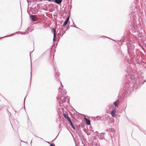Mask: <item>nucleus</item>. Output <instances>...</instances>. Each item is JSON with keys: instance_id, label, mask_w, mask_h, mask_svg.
<instances>
[{"instance_id": "9", "label": "nucleus", "mask_w": 146, "mask_h": 146, "mask_svg": "<svg viewBox=\"0 0 146 146\" xmlns=\"http://www.w3.org/2000/svg\"><path fill=\"white\" fill-rule=\"evenodd\" d=\"M69 122L70 123V124H71V126L72 127L73 129H75V127L74 126V125H73L71 121Z\"/></svg>"}, {"instance_id": "1", "label": "nucleus", "mask_w": 146, "mask_h": 146, "mask_svg": "<svg viewBox=\"0 0 146 146\" xmlns=\"http://www.w3.org/2000/svg\"><path fill=\"white\" fill-rule=\"evenodd\" d=\"M63 115L65 118H66L68 120L69 122L71 121V120L70 118L67 114L64 113L63 114Z\"/></svg>"}, {"instance_id": "2", "label": "nucleus", "mask_w": 146, "mask_h": 146, "mask_svg": "<svg viewBox=\"0 0 146 146\" xmlns=\"http://www.w3.org/2000/svg\"><path fill=\"white\" fill-rule=\"evenodd\" d=\"M69 16L66 19L65 21L64 22L63 25V26H65L68 23L69 20Z\"/></svg>"}, {"instance_id": "4", "label": "nucleus", "mask_w": 146, "mask_h": 146, "mask_svg": "<svg viewBox=\"0 0 146 146\" xmlns=\"http://www.w3.org/2000/svg\"><path fill=\"white\" fill-rule=\"evenodd\" d=\"M31 19L32 21H35L36 20V18L35 15H32L31 16Z\"/></svg>"}, {"instance_id": "10", "label": "nucleus", "mask_w": 146, "mask_h": 146, "mask_svg": "<svg viewBox=\"0 0 146 146\" xmlns=\"http://www.w3.org/2000/svg\"><path fill=\"white\" fill-rule=\"evenodd\" d=\"M50 146H55L53 144H51Z\"/></svg>"}, {"instance_id": "8", "label": "nucleus", "mask_w": 146, "mask_h": 146, "mask_svg": "<svg viewBox=\"0 0 146 146\" xmlns=\"http://www.w3.org/2000/svg\"><path fill=\"white\" fill-rule=\"evenodd\" d=\"M52 33L54 34V37H55V30L54 29H52L51 30Z\"/></svg>"}, {"instance_id": "5", "label": "nucleus", "mask_w": 146, "mask_h": 146, "mask_svg": "<svg viewBox=\"0 0 146 146\" xmlns=\"http://www.w3.org/2000/svg\"><path fill=\"white\" fill-rule=\"evenodd\" d=\"M119 102V100H117L115 102H114V104L115 106H118V104Z\"/></svg>"}, {"instance_id": "7", "label": "nucleus", "mask_w": 146, "mask_h": 146, "mask_svg": "<svg viewBox=\"0 0 146 146\" xmlns=\"http://www.w3.org/2000/svg\"><path fill=\"white\" fill-rule=\"evenodd\" d=\"M85 119L86 121V123H87V124L88 125H90V121L86 118H85Z\"/></svg>"}, {"instance_id": "6", "label": "nucleus", "mask_w": 146, "mask_h": 146, "mask_svg": "<svg viewBox=\"0 0 146 146\" xmlns=\"http://www.w3.org/2000/svg\"><path fill=\"white\" fill-rule=\"evenodd\" d=\"M62 1V0H54V1L57 4H60L61 3Z\"/></svg>"}, {"instance_id": "3", "label": "nucleus", "mask_w": 146, "mask_h": 146, "mask_svg": "<svg viewBox=\"0 0 146 146\" xmlns=\"http://www.w3.org/2000/svg\"><path fill=\"white\" fill-rule=\"evenodd\" d=\"M115 113L116 111L114 110H113L111 111V114L113 117H115Z\"/></svg>"}]
</instances>
